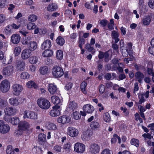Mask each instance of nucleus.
Wrapping results in <instances>:
<instances>
[{"label": "nucleus", "instance_id": "1", "mask_svg": "<svg viewBox=\"0 0 154 154\" xmlns=\"http://www.w3.org/2000/svg\"><path fill=\"white\" fill-rule=\"evenodd\" d=\"M37 103L40 108L44 109H48L51 106L49 101L43 98L38 99L37 100Z\"/></svg>", "mask_w": 154, "mask_h": 154}, {"label": "nucleus", "instance_id": "2", "mask_svg": "<svg viewBox=\"0 0 154 154\" xmlns=\"http://www.w3.org/2000/svg\"><path fill=\"white\" fill-rule=\"evenodd\" d=\"M52 72L53 76L56 78L61 77L64 74L62 68L57 66L53 67L52 69Z\"/></svg>", "mask_w": 154, "mask_h": 154}, {"label": "nucleus", "instance_id": "3", "mask_svg": "<svg viewBox=\"0 0 154 154\" xmlns=\"http://www.w3.org/2000/svg\"><path fill=\"white\" fill-rule=\"evenodd\" d=\"M19 129L17 131V134H20L19 133L20 130L25 131L29 128L30 125L27 122L25 121H21L19 123L18 125Z\"/></svg>", "mask_w": 154, "mask_h": 154}, {"label": "nucleus", "instance_id": "4", "mask_svg": "<svg viewBox=\"0 0 154 154\" xmlns=\"http://www.w3.org/2000/svg\"><path fill=\"white\" fill-rule=\"evenodd\" d=\"M10 88V83L7 80L3 81L0 84V89L3 93H6L9 90Z\"/></svg>", "mask_w": 154, "mask_h": 154}, {"label": "nucleus", "instance_id": "5", "mask_svg": "<svg viewBox=\"0 0 154 154\" xmlns=\"http://www.w3.org/2000/svg\"><path fill=\"white\" fill-rule=\"evenodd\" d=\"M85 149V146L83 143H77L75 144L74 147V151L77 153L82 154Z\"/></svg>", "mask_w": 154, "mask_h": 154}, {"label": "nucleus", "instance_id": "6", "mask_svg": "<svg viewBox=\"0 0 154 154\" xmlns=\"http://www.w3.org/2000/svg\"><path fill=\"white\" fill-rule=\"evenodd\" d=\"M23 118L36 120L38 119L37 113L29 111H25L23 113Z\"/></svg>", "mask_w": 154, "mask_h": 154}, {"label": "nucleus", "instance_id": "7", "mask_svg": "<svg viewBox=\"0 0 154 154\" xmlns=\"http://www.w3.org/2000/svg\"><path fill=\"white\" fill-rule=\"evenodd\" d=\"M12 88L13 90V94L17 96L20 95L23 90V86L17 83L14 84L12 85Z\"/></svg>", "mask_w": 154, "mask_h": 154}, {"label": "nucleus", "instance_id": "8", "mask_svg": "<svg viewBox=\"0 0 154 154\" xmlns=\"http://www.w3.org/2000/svg\"><path fill=\"white\" fill-rule=\"evenodd\" d=\"M13 66L12 65H9L3 68L2 73L5 77H8L13 74Z\"/></svg>", "mask_w": 154, "mask_h": 154}, {"label": "nucleus", "instance_id": "9", "mask_svg": "<svg viewBox=\"0 0 154 154\" xmlns=\"http://www.w3.org/2000/svg\"><path fill=\"white\" fill-rule=\"evenodd\" d=\"M10 129V127L8 125L5 124L3 121L0 120V132L5 134L8 133Z\"/></svg>", "mask_w": 154, "mask_h": 154}, {"label": "nucleus", "instance_id": "10", "mask_svg": "<svg viewBox=\"0 0 154 154\" xmlns=\"http://www.w3.org/2000/svg\"><path fill=\"white\" fill-rule=\"evenodd\" d=\"M92 134L93 132L91 130H87L82 133L81 138L84 141H88L90 140Z\"/></svg>", "mask_w": 154, "mask_h": 154}, {"label": "nucleus", "instance_id": "11", "mask_svg": "<svg viewBox=\"0 0 154 154\" xmlns=\"http://www.w3.org/2000/svg\"><path fill=\"white\" fill-rule=\"evenodd\" d=\"M100 149L99 146L96 143H92L89 146V152L92 154H96L99 152Z\"/></svg>", "mask_w": 154, "mask_h": 154}, {"label": "nucleus", "instance_id": "12", "mask_svg": "<svg viewBox=\"0 0 154 154\" xmlns=\"http://www.w3.org/2000/svg\"><path fill=\"white\" fill-rule=\"evenodd\" d=\"M16 68L19 71H23L24 69L25 63L22 60H18L16 63Z\"/></svg>", "mask_w": 154, "mask_h": 154}, {"label": "nucleus", "instance_id": "13", "mask_svg": "<svg viewBox=\"0 0 154 154\" xmlns=\"http://www.w3.org/2000/svg\"><path fill=\"white\" fill-rule=\"evenodd\" d=\"M60 106L56 105L53 107V109L50 112V114L51 116L53 117L57 116H59L60 114Z\"/></svg>", "mask_w": 154, "mask_h": 154}, {"label": "nucleus", "instance_id": "14", "mask_svg": "<svg viewBox=\"0 0 154 154\" xmlns=\"http://www.w3.org/2000/svg\"><path fill=\"white\" fill-rule=\"evenodd\" d=\"M5 121L10 122L14 125H16L19 123V119L18 118L15 117L13 118H11L10 116H5L4 118Z\"/></svg>", "mask_w": 154, "mask_h": 154}, {"label": "nucleus", "instance_id": "15", "mask_svg": "<svg viewBox=\"0 0 154 154\" xmlns=\"http://www.w3.org/2000/svg\"><path fill=\"white\" fill-rule=\"evenodd\" d=\"M67 134L69 136L72 137H76L79 134L78 130L73 127H69L68 128Z\"/></svg>", "mask_w": 154, "mask_h": 154}, {"label": "nucleus", "instance_id": "16", "mask_svg": "<svg viewBox=\"0 0 154 154\" xmlns=\"http://www.w3.org/2000/svg\"><path fill=\"white\" fill-rule=\"evenodd\" d=\"M70 118L66 116H63L59 117L57 119V121L59 123L64 124L69 122L70 121Z\"/></svg>", "mask_w": 154, "mask_h": 154}, {"label": "nucleus", "instance_id": "17", "mask_svg": "<svg viewBox=\"0 0 154 154\" xmlns=\"http://www.w3.org/2000/svg\"><path fill=\"white\" fill-rule=\"evenodd\" d=\"M31 51L28 49H26L23 50L21 53L22 58L24 60H26L29 58L31 54Z\"/></svg>", "mask_w": 154, "mask_h": 154}, {"label": "nucleus", "instance_id": "18", "mask_svg": "<svg viewBox=\"0 0 154 154\" xmlns=\"http://www.w3.org/2000/svg\"><path fill=\"white\" fill-rule=\"evenodd\" d=\"M6 116L13 115L15 114V110L12 107H7L4 110Z\"/></svg>", "mask_w": 154, "mask_h": 154}, {"label": "nucleus", "instance_id": "19", "mask_svg": "<svg viewBox=\"0 0 154 154\" xmlns=\"http://www.w3.org/2000/svg\"><path fill=\"white\" fill-rule=\"evenodd\" d=\"M20 40V37L17 34H14L11 37V41L14 44H17L19 43Z\"/></svg>", "mask_w": 154, "mask_h": 154}, {"label": "nucleus", "instance_id": "20", "mask_svg": "<svg viewBox=\"0 0 154 154\" xmlns=\"http://www.w3.org/2000/svg\"><path fill=\"white\" fill-rule=\"evenodd\" d=\"M83 109L84 112L88 113H91L94 110L93 107L89 104L84 105Z\"/></svg>", "mask_w": 154, "mask_h": 154}, {"label": "nucleus", "instance_id": "21", "mask_svg": "<svg viewBox=\"0 0 154 154\" xmlns=\"http://www.w3.org/2000/svg\"><path fill=\"white\" fill-rule=\"evenodd\" d=\"M51 46V42L49 40L45 41L41 46V48L42 50L50 48Z\"/></svg>", "mask_w": 154, "mask_h": 154}, {"label": "nucleus", "instance_id": "22", "mask_svg": "<svg viewBox=\"0 0 154 154\" xmlns=\"http://www.w3.org/2000/svg\"><path fill=\"white\" fill-rule=\"evenodd\" d=\"M48 90L51 94H55L57 93V88L55 85L51 84L49 85Z\"/></svg>", "mask_w": 154, "mask_h": 154}, {"label": "nucleus", "instance_id": "23", "mask_svg": "<svg viewBox=\"0 0 154 154\" xmlns=\"http://www.w3.org/2000/svg\"><path fill=\"white\" fill-rule=\"evenodd\" d=\"M142 21L143 24L144 26H148L151 21L150 17L149 16H145L143 18Z\"/></svg>", "mask_w": 154, "mask_h": 154}, {"label": "nucleus", "instance_id": "24", "mask_svg": "<svg viewBox=\"0 0 154 154\" xmlns=\"http://www.w3.org/2000/svg\"><path fill=\"white\" fill-rule=\"evenodd\" d=\"M27 46L29 49L31 51H34L37 47V43L34 41H31Z\"/></svg>", "mask_w": 154, "mask_h": 154}, {"label": "nucleus", "instance_id": "25", "mask_svg": "<svg viewBox=\"0 0 154 154\" xmlns=\"http://www.w3.org/2000/svg\"><path fill=\"white\" fill-rule=\"evenodd\" d=\"M135 76L140 83L141 82L144 78L143 74L140 72H136L135 75Z\"/></svg>", "mask_w": 154, "mask_h": 154}, {"label": "nucleus", "instance_id": "26", "mask_svg": "<svg viewBox=\"0 0 154 154\" xmlns=\"http://www.w3.org/2000/svg\"><path fill=\"white\" fill-rule=\"evenodd\" d=\"M57 8V5L54 3L49 4L47 8V10L49 11H55Z\"/></svg>", "mask_w": 154, "mask_h": 154}, {"label": "nucleus", "instance_id": "27", "mask_svg": "<svg viewBox=\"0 0 154 154\" xmlns=\"http://www.w3.org/2000/svg\"><path fill=\"white\" fill-rule=\"evenodd\" d=\"M100 124L97 122L93 121L90 124L91 128L94 130H98L100 127Z\"/></svg>", "mask_w": 154, "mask_h": 154}, {"label": "nucleus", "instance_id": "28", "mask_svg": "<svg viewBox=\"0 0 154 154\" xmlns=\"http://www.w3.org/2000/svg\"><path fill=\"white\" fill-rule=\"evenodd\" d=\"M111 36L112 38L115 40V43H116L119 40V33L115 31H112Z\"/></svg>", "mask_w": 154, "mask_h": 154}, {"label": "nucleus", "instance_id": "29", "mask_svg": "<svg viewBox=\"0 0 154 154\" xmlns=\"http://www.w3.org/2000/svg\"><path fill=\"white\" fill-rule=\"evenodd\" d=\"M8 102L11 105L15 106H17L19 104L18 99L15 97L10 99L9 100Z\"/></svg>", "mask_w": 154, "mask_h": 154}, {"label": "nucleus", "instance_id": "30", "mask_svg": "<svg viewBox=\"0 0 154 154\" xmlns=\"http://www.w3.org/2000/svg\"><path fill=\"white\" fill-rule=\"evenodd\" d=\"M68 107L70 110L73 111L77 108V105L75 102L71 101L69 103Z\"/></svg>", "mask_w": 154, "mask_h": 154}, {"label": "nucleus", "instance_id": "31", "mask_svg": "<svg viewBox=\"0 0 154 154\" xmlns=\"http://www.w3.org/2000/svg\"><path fill=\"white\" fill-rule=\"evenodd\" d=\"M26 86L29 88H38L37 85L33 81H29L26 83Z\"/></svg>", "mask_w": 154, "mask_h": 154}, {"label": "nucleus", "instance_id": "32", "mask_svg": "<svg viewBox=\"0 0 154 154\" xmlns=\"http://www.w3.org/2000/svg\"><path fill=\"white\" fill-rule=\"evenodd\" d=\"M53 51L51 50H46L42 53V56L45 57L51 56L53 54Z\"/></svg>", "mask_w": 154, "mask_h": 154}, {"label": "nucleus", "instance_id": "33", "mask_svg": "<svg viewBox=\"0 0 154 154\" xmlns=\"http://www.w3.org/2000/svg\"><path fill=\"white\" fill-rule=\"evenodd\" d=\"M48 69L47 66H43L41 67L40 68V72L42 75L47 74L48 72Z\"/></svg>", "mask_w": 154, "mask_h": 154}, {"label": "nucleus", "instance_id": "34", "mask_svg": "<svg viewBox=\"0 0 154 154\" xmlns=\"http://www.w3.org/2000/svg\"><path fill=\"white\" fill-rule=\"evenodd\" d=\"M52 102L54 104L57 105L59 104L60 102V100L58 97L56 96H53L51 97Z\"/></svg>", "mask_w": 154, "mask_h": 154}, {"label": "nucleus", "instance_id": "35", "mask_svg": "<svg viewBox=\"0 0 154 154\" xmlns=\"http://www.w3.org/2000/svg\"><path fill=\"white\" fill-rule=\"evenodd\" d=\"M31 38L30 37H25L23 38L22 40V43L23 45H27L31 41Z\"/></svg>", "mask_w": 154, "mask_h": 154}, {"label": "nucleus", "instance_id": "36", "mask_svg": "<svg viewBox=\"0 0 154 154\" xmlns=\"http://www.w3.org/2000/svg\"><path fill=\"white\" fill-rule=\"evenodd\" d=\"M57 43L59 45L62 46L65 43V40L64 38L60 36L58 37L56 40Z\"/></svg>", "mask_w": 154, "mask_h": 154}, {"label": "nucleus", "instance_id": "37", "mask_svg": "<svg viewBox=\"0 0 154 154\" xmlns=\"http://www.w3.org/2000/svg\"><path fill=\"white\" fill-rule=\"evenodd\" d=\"M104 120L106 122H109L110 121V117L109 114L107 112L104 113L103 116Z\"/></svg>", "mask_w": 154, "mask_h": 154}, {"label": "nucleus", "instance_id": "38", "mask_svg": "<svg viewBox=\"0 0 154 154\" xmlns=\"http://www.w3.org/2000/svg\"><path fill=\"white\" fill-rule=\"evenodd\" d=\"M46 127L48 129L50 130H55L57 129V126L55 124L50 122L47 124Z\"/></svg>", "mask_w": 154, "mask_h": 154}, {"label": "nucleus", "instance_id": "39", "mask_svg": "<svg viewBox=\"0 0 154 154\" xmlns=\"http://www.w3.org/2000/svg\"><path fill=\"white\" fill-rule=\"evenodd\" d=\"M38 58L36 56H32L29 59V62L32 64H35L38 61Z\"/></svg>", "mask_w": 154, "mask_h": 154}, {"label": "nucleus", "instance_id": "40", "mask_svg": "<svg viewBox=\"0 0 154 154\" xmlns=\"http://www.w3.org/2000/svg\"><path fill=\"white\" fill-rule=\"evenodd\" d=\"M28 19L29 21L34 22L37 20V17L36 15L32 14L28 16Z\"/></svg>", "mask_w": 154, "mask_h": 154}, {"label": "nucleus", "instance_id": "41", "mask_svg": "<svg viewBox=\"0 0 154 154\" xmlns=\"http://www.w3.org/2000/svg\"><path fill=\"white\" fill-rule=\"evenodd\" d=\"M87 86V83L85 82H82L81 84L80 88L81 89L82 91L84 94L86 93V91L85 90V88Z\"/></svg>", "mask_w": 154, "mask_h": 154}, {"label": "nucleus", "instance_id": "42", "mask_svg": "<svg viewBox=\"0 0 154 154\" xmlns=\"http://www.w3.org/2000/svg\"><path fill=\"white\" fill-rule=\"evenodd\" d=\"M57 58L59 60L62 59L63 57V51L61 50H59L57 51L56 53Z\"/></svg>", "mask_w": 154, "mask_h": 154}, {"label": "nucleus", "instance_id": "43", "mask_svg": "<svg viewBox=\"0 0 154 154\" xmlns=\"http://www.w3.org/2000/svg\"><path fill=\"white\" fill-rule=\"evenodd\" d=\"M71 143L68 142L64 144L63 146V149L66 151L70 152L71 150Z\"/></svg>", "mask_w": 154, "mask_h": 154}, {"label": "nucleus", "instance_id": "44", "mask_svg": "<svg viewBox=\"0 0 154 154\" xmlns=\"http://www.w3.org/2000/svg\"><path fill=\"white\" fill-rule=\"evenodd\" d=\"M148 74L152 76V80L154 82V72L153 70L151 68H148L147 70Z\"/></svg>", "mask_w": 154, "mask_h": 154}, {"label": "nucleus", "instance_id": "45", "mask_svg": "<svg viewBox=\"0 0 154 154\" xmlns=\"http://www.w3.org/2000/svg\"><path fill=\"white\" fill-rule=\"evenodd\" d=\"M131 145L135 146L137 147L139 146V141L136 139H132L131 141Z\"/></svg>", "mask_w": 154, "mask_h": 154}, {"label": "nucleus", "instance_id": "46", "mask_svg": "<svg viewBox=\"0 0 154 154\" xmlns=\"http://www.w3.org/2000/svg\"><path fill=\"white\" fill-rule=\"evenodd\" d=\"M30 75L26 72H22L20 75V77L23 79H26L29 78Z\"/></svg>", "mask_w": 154, "mask_h": 154}, {"label": "nucleus", "instance_id": "47", "mask_svg": "<svg viewBox=\"0 0 154 154\" xmlns=\"http://www.w3.org/2000/svg\"><path fill=\"white\" fill-rule=\"evenodd\" d=\"M36 26L34 23L29 22L27 24V29L29 30L35 29Z\"/></svg>", "mask_w": 154, "mask_h": 154}, {"label": "nucleus", "instance_id": "48", "mask_svg": "<svg viewBox=\"0 0 154 154\" xmlns=\"http://www.w3.org/2000/svg\"><path fill=\"white\" fill-rule=\"evenodd\" d=\"M6 152L7 154H14V152L13 149L12 148V146L9 145L7 146Z\"/></svg>", "mask_w": 154, "mask_h": 154}, {"label": "nucleus", "instance_id": "49", "mask_svg": "<svg viewBox=\"0 0 154 154\" xmlns=\"http://www.w3.org/2000/svg\"><path fill=\"white\" fill-rule=\"evenodd\" d=\"M21 51L20 47L17 46L15 48L14 50V54L15 56H17L20 54Z\"/></svg>", "mask_w": 154, "mask_h": 154}, {"label": "nucleus", "instance_id": "50", "mask_svg": "<svg viewBox=\"0 0 154 154\" xmlns=\"http://www.w3.org/2000/svg\"><path fill=\"white\" fill-rule=\"evenodd\" d=\"M73 118L75 119L78 120L81 117L80 113L77 111L74 112L73 113Z\"/></svg>", "mask_w": 154, "mask_h": 154}, {"label": "nucleus", "instance_id": "51", "mask_svg": "<svg viewBox=\"0 0 154 154\" xmlns=\"http://www.w3.org/2000/svg\"><path fill=\"white\" fill-rule=\"evenodd\" d=\"M122 50V55L124 57H126L128 56V54H129L130 55V52L131 50H129V51H128V49H123Z\"/></svg>", "mask_w": 154, "mask_h": 154}, {"label": "nucleus", "instance_id": "52", "mask_svg": "<svg viewBox=\"0 0 154 154\" xmlns=\"http://www.w3.org/2000/svg\"><path fill=\"white\" fill-rule=\"evenodd\" d=\"M7 106V102L3 99L0 98V108H2Z\"/></svg>", "mask_w": 154, "mask_h": 154}, {"label": "nucleus", "instance_id": "53", "mask_svg": "<svg viewBox=\"0 0 154 154\" xmlns=\"http://www.w3.org/2000/svg\"><path fill=\"white\" fill-rule=\"evenodd\" d=\"M138 97L139 99V103L141 104L145 101V100L144 98V95L142 94H138Z\"/></svg>", "mask_w": 154, "mask_h": 154}, {"label": "nucleus", "instance_id": "54", "mask_svg": "<svg viewBox=\"0 0 154 154\" xmlns=\"http://www.w3.org/2000/svg\"><path fill=\"white\" fill-rule=\"evenodd\" d=\"M6 20V17L4 14H0V24L4 23Z\"/></svg>", "mask_w": 154, "mask_h": 154}, {"label": "nucleus", "instance_id": "55", "mask_svg": "<svg viewBox=\"0 0 154 154\" xmlns=\"http://www.w3.org/2000/svg\"><path fill=\"white\" fill-rule=\"evenodd\" d=\"M78 42L79 44V46L81 48H82V45H83L85 42V39L83 38H80Z\"/></svg>", "mask_w": 154, "mask_h": 154}, {"label": "nucleus", "instance_id": "56", "mask_svg": "<svg viewBox=\"0 0 154 154\" xmlns=\"http://www.w3.org/2000/svg\"><path fill=\"white\" fill-rule=\"evenodd\" d=\"M10 25H8L6 27L5 29V32L7 35L10 34L11 33V29L10 28Z\"/></svg>", "mask_w": 154, "mask_h": 154}, {"label": "nucleus", "instance_id": "57", "mask_svg": "<svg viewBox=\"0 0 154 154\" xmlns=\"http://www.w3.org/2000/svg\"><path fill=\"white\" fill-rule=\"evenodd\" d=\"M109 51H107L104 53V60L106 62H108L109 60Z\"/></svg>", "mask_w": 154, "mask_h": 154}, {"label": "nucleus", "instance_id": "58", "mask_svg": "<svg viewBox=\"0 0 154 154\" xmlns=\"http://www.w3.org/2000/svg\"><path fill=\"white\" fill-rule=\"evenodd\" d=\"M85 48L88 51L90 52L94 50L93 47L91 46L89 44H87L85 45Z\"/></svg>", "mask_w": 154, "mask_h": 154}, {"label": "nucleus", "instance_id": "59", "mask_svg": "<svg viewBox=\"0 0 154 154\" xmlns=\"http://www.w3.org/2000/svg\"><path fill=\"white\" fill-rule=\"evenodd\" d=\"M99 91L100 94H102L105 91V86L102 85H101L99 87Z\"/></svg>", "mask_w": 154, "mask_h": 154}, {"label": "nucleus", "instance_id": "60", "mask_svg": "<svg viewBox=\"0 0 154 154\" xmlns=\"http://www.w3.org/2000/svg\"><path fill=\"white\" fill-rule=\"evenodd\" d=\"M109 22L105 19H103L100 21V23L103 26H106Z\"/></svg>", "mask_w": 154, "mask_h": 154}, {"label": "nucleus", "instance_id": "61", "mask_svg": "<svg viewBox=\"0 0 154 154\" xmlns=\"http://www.w3.org/2000/svg\"><path fill=\"white\" fill-rule=\"evenodd\" d=\"M148 4L150 8L154 9V0H150Z\"/></svg>", "mask_w": 154, "mask_h": 154}, {"label": "nucleus", "instance_id": "62", "mask_svg": "<svg viewBox=\"0 0 154 154\" xmlns=\"http://www.w3.org/2000/svg\"><path fill=\"white\" fill-rule=\"evenodd\" d=\"M142 136L144 138L145 140H146V138L150 140L151 139L152 137L151 135L149 133H145L142 135Z\"/></svg>", "mask_w": 154, "mask_h": 154}, {"label": "nucleus", "instance_id": "63", "mask_svg": "<svg viewBox=\"0 0 154 154\" xmlns=\"http://www.w3.org/2000/svg\"><path fill=\"white\" fill-rule=\"evenodd\" d=\"M61 148L60 146L56 145L54 147V149L57 152H61Z\"/></svg>", "mask_w": 154, "mask_h": 154}, {"label": "nucleus", "instance_id": "64", "mask_svg": "<svg viewBox=\"0 0 154 154\" xmlns=\"http://www.w3.org/2000/svg\"><path fill=\"white\" fill-rule=\"evenodd\" d=\"M101 154H111L110 151L108 149H103L102 152Z\"/></svg>", "mask_w": 154, "mask_h": 154}]
</instances>
